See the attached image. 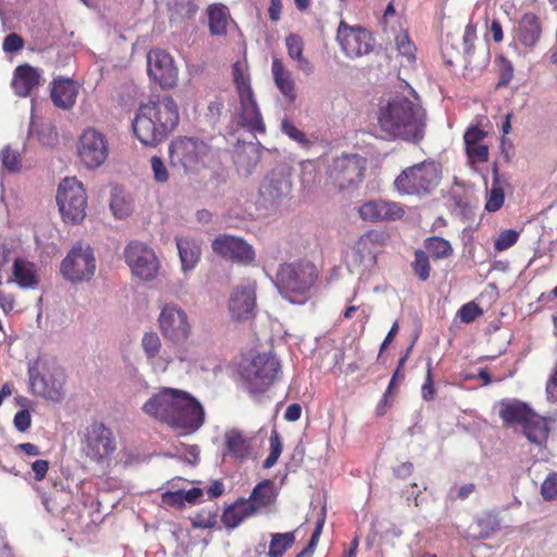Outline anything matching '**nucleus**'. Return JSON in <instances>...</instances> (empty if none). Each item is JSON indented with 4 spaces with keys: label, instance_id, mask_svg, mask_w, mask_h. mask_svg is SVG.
I'll use <instances>...</instances> for the list:
<instances>
[{
    "label": "nucleus",
    "instance_id": "1",
    "mask_svg": "<svg viewBox=\"0 0 557 557\" xmlns=\"http://www.w3.org/2000/svg\"><path fill=\"white\" fill-rule=\"evenodd\" d=\"M377 126L382 138L419 144L425 136L428 115L413 88L382 99L377 109Z\"/></svg>",
    "mask_w": 557,
    "mask_h": 557
},
{
    "label": "nucleus",
    "instance_id": "2",
    "mask_svg": "<svg viewBox=\"0 0 557 557\" xmlns=\"http://www.w3.org/2000/svg\"><path fill=\"white\" fill-rule=\"evenodd\" d=\"M145 414L186 432L197 431L205 421V410L189 393L162 387L141 407Z\"/></svg>",
    "mask_w": 557,
    "mask_h": 557
},
{
    "label": "nucleus",
    "instance_id": "3",
    "mask_svg": "<svg viewBox=\"0 0 557 557\" xmlns=\"http://www.w3.org/2000/svg\"><path fill=\"white\" fill-rule=\"evenodd\" d=\"M178 122V107L173 97L158 96L139 106L133 131L141 144L156 146L176 128Z\"/></svg>",
    "mask_w": 557,
    "mask_h": 557
},
{
    "label": "nucleus",
    "instance_id": "4",
    "mask_svg": "<svg viewBox=\"0 0 557 557\" xmlns=\"http://www.w3.org/2000/svg\"><path fill=\"white\" fill-rule=\"evenodd\" d=\"M440 163L425 160L403 170L394 181L395 190L400 195L423 197L430 195L440 184Z\"/></svg>",
    "mask_w": 557,
    "mask_h": 557
},
{
    "label": "nucleus",
    "instance_id": "5",
    "mask_svg": "<svg viewBox=\"0 0 557 557\" xmlns=\"http://www.w3.org/2000/svg\"><path fill=\"white\" fill-rule=\"evenodd\" d=\"M28 379L34 395L52 401H60L63 397L65 375L63 370L47 357H38L28 364Z\"/></svg>",
    "mask_w": 557,
    "mask_h": 557
},
{
    "label": "nucleus",
    "instance_id": "6",
    "mask_svg": "<svg viewBox=\"0 0 557 557\" xmlns=\"http://www.w3.org/2000/svg\"><path fill=\"white\" fill-rule=\"evenodd\" d=\"M117 448L113 431L101 422H94L81 433L82 454L90 461L104 463Z\"/></svg>",
    "mask_w": 557,
    "mask_h": 557
},
{
    "label": "nucleus",
    "instance_id": "7",
    "mask_svg": "<svg viewBox=\"0 0 557 557\" xmlns=\"http://www.w3.org/2000/svg\"><path fill=\"white\" fill-rule=\"evenodd\" d=\"M317 276V268L311 262L300 261L281 265L274 283L280 293L294 302L287 294L302 295L307 293L314 285Z\"/></svg>",
    "mask_w": 557,
    "mask_h": 557
},
{
    "label": "nucleus",
    "instance_id": "8",
    "mask_svg": "<svg viewBox=\"0 0 557 557\" xmlns=\"http://www.w3.org/2000/svg\"><path fill=\"white\" fill-rule=\"evenodd\" d=\"M57 202L64 222L78 224L85 219L87 196L76 177H65L59 184Z\"/></svg>",
    "mask_w": 557,
    "mask_h": 557
},
{
    "label": "nucleus",
    "instance_id": "9",
    "mask_svg": "<svg viewBox=\"0 0 557 557\" xmlns=\"http://www.w3.org/2000/svg\"><path fill=\"white\" fill-rule=\"evenodd\" d=\"M158 326L163 338L176 346L185 344L193 333L187 312L174 302L160 307Z\"/></svg>",
    "mask_w": 557,
    "mask_h": 557
},
{
    "label": "nucleus",
    "instance_id": "10",
    "mask_svg": "<svg viewBox=\"0 0 557 557\" xmlns=\"http://www.w3.org/2000/svg\"><path fill=\"white\" fill-rule=\"evenodd\" d=\"M281 370L271 350L258 352L246 368V388L251 395L264 393L276 380Z\"/></svg>",
    "mask_w": 557,
    "mask_h": 557
},
{
    "label": "nucleus",
    "instance_id": "11",
    "mask_svg": "<svg viewBox=\"0 0 557 557\" xmlns=\"http://www.w3.org/2000/svg\"><path fill=\"white\" fill-rule=\"evenodd\" d=\"M60 271L65 280L74 284L89 282L96 271L92 248L82 242L74 245L63 259Z\"/></svg>",
    "mask_w": 557,
    "mask_h": 557
},
{
    "label": "nucleus",
    "instance_id": "12",
    "mask_svg": "<svg viewBox=\"0 0 557 557\" xmlns=\"http://www.w3.org/2000/svg\"><path fill=\"white\" fill-rule=\"evenodd\" d=\"M366 161L358 154H342L333 158L327 165V181L343 190L359 184L363 178Z\"/></svg>",
    "mask_w": 557,
    "mask_h": 557
},
{
    "label": "nucleus",
    "instance_id": "13",
    "mask_svg": "<svg viewBox=\"0 0 557 557\" xmlns=\"http://www.w3.org/2000/svg\"><path fill=\"white\" fill-rule=\"evenodd\" d=\"M170 160L173 165L180 164L186 171L195 170L206 164L211 154L210 146L195 137H181L169 147Z\"/></svg>",
    "mask_w": 557,
    "mask_h": 557
},
{
    "label": "nucleus",
    "instance_id": "14",
    "mask_svg": "<svg viewBox=\"0 0 557 557\" xmlns=\"http://www.w3.org/2000/svg\"><path fill=\"white\" fill-rule=\"evenodd\" d=\"M124 258L132 273L143 281L153 280L159 272L160 263L153 249L143 242L128 243Z\"/></svg>",
    "mask_w": 557,
    "mask_h": 557
},
{
    "label": "nucleus",
    "instance_id": "15",
    "mask_svg": "<svg viewBox=\"0 0 557 557\" xmlns=\"http://www.w3.org/2000/svg\"><path fill=\"white\" fill-rule=\"evenodd\" d=\"M292 193V180L284 169L271 171L259 188V205L267 210H276Z\"/></svg>",
    "mask_w": 557,
    "mask_h": 557
},
{
    "label": "nucleus",
    "instance_id": "16",
    "mask_svg": "<svg viewBox=\"0 0 557 557\" xmlns=\"http://www.w3.org/2000/svg\"><path fill=\"white\" fill-rule=\"evenodd\" d=\"M382 235L379 232H368L359 237L346 256L349 272L361 274L375 263L377 244Z\"/></svg>",
    "mask_w": 557,
    "mask_h": 557
},
{
    "label": "nucleus",
    "instance_id": "17",
    "mask_svg": "<svg viewBox=\"0 0 557 557\" xmlns=\"http://www.w3.org/2000/svg\"><path fill=\"white\" fill-rule=\"evenodd\" d=\"M109 154L107 137L95 128H87L79 139L78 156L88 169H97L104 163Z\"/></svg>",
    "mask_w": 557,
    "mask_h": 557
},
{
    "label": "nucleus",
    "instance_id": "18",
    "mask_svg": "<svg viewBox=\"0 0 557 557\" xmlns=\"http://www.w3.org/2000/svg\"><path fill=\"white\" fill-rule=\"evenodd\" d=\"M336 38L348 58H360L373 49L371 34L359 26L350 27L341 22Z\"/></svg>",
    "mask_w": 557,
    "mask_h": 557
},
{
    "label": "nucleus",
    "instance_id": "19",
    "mask_svg": "<svg viewBox=\"0 0 557 557\" xmlns=\"http://www.w3.org/2000/svg\"><path fill=\"white\" fill-rule=\"evenodd\" d=\"M148 74L161 88L169 89L177 83V69L172 57L163 50H151L147 55Z\"/></svg>",
    "mask_w": 557,
    "mask_h": 557
},
{
    "label": "nucleus",
    "instance_id": "20",
    "mask_svg": "<svg viewBox=\"0 0 557 557\" xmlns=\"http://www.w3.org/2000/svg\"><path fill=\"white\" fill-rule=\"evenodd\" d=\"M234 81L238 91L239 111L234 121H232L225 129L224 138L228 149L233 152H242L244 143V75L240 69V62H236L233 66Z\"/></svg>",
    "mask_w": 557,
    "mask_h": 557
},
{
    "label": "nucleus",
    "instance_id": "21",
    "mask_svg": "<svg viewBox=\"0 0 557 557\" xmlns=\"http://www.w3.org/2000/svg\"><path fill=\"white\" fill-rule=\"evenodd\" d=\"M358 212L360 218L367 222L396 221L405 214V210L399 203L383 199L363 202Z\"/></svg>",
    "mask_w": 557,
    "mask_h": 557
},
{
    "label": "nucleus",
    "instance_id": "22",
    "mask_svg": "<svg viewBox=\"0 0 557 557\" xmlns=\"http://www.w3.org/2000/svg\"><path fill=\"white\" fill-rule=\"evenodd\" d=\"M277 492L271 480H263L252 490L249 498H246V517L265 512L275 502Z\"/></svg>",
    "mask_w": 557,
    "mask_h": 557
},
{
    "label": "nucleus",
    "instance_id": "23",
    "mask_svg": "<svg viewBox=\"0 0 557 557\" xmlns=\"http://www.w3.org/2000/svg\"><path fill=\"white\" fill-rule=\"evenodd\" d=\"M141 347L148 363L156 372H164L168 369L171 357L165 351H161V339L156 332H147L144 334Z\"/></svg>",
    "mask_w": 557,
    "mask_h": 557
},
{
    "label": "nucleus",
    "instance_id": "24",
    "mask_svg": "<svg viewBox=\"0 0 557 557\" xmlns=\"http://www.w3.org/2000/svg\"><path fill=\"white\" fill-rule=\"evenodd\" d=\"M542 36L540 18L532 12L524 13L515 28V39L528 49H533Z\"/></svg>",
    "mask_w": 557,
    "mask_h": 557
},
{
    "label": "nucleus",
    "instance_id": "25",
    "mask_svg": "<svg viewBox=\"0 0 557 557\" xmlns=\"http://www.w3.org/2000/svg\"><path fill=\"white\" fill-rule=\"evenodd\" d=\"M7 282L15 283L22 289H36L39 285L36 264L23 258H14L12 275Z\"/></svg>",
    "mask_w": 557,
    "mask_h": 557
},
{
    "label": "nucleus",
    "instance_id": "26",
    "mask_svg": "<svg viewBox=\"0 0 557 557\" xmlns=\"http://www.w3.org/2000/svg\"><path fill=\"white\" fill-rule=\"evenodd\" d=\"M211 248L214 253L232 262L244 260V239L237 236L223 234L212 240Z\"/></svg>",
    "mask_w": 557,
    "mask_h": 557
},
{
    "label": "nucleus",
    "instance_id": "27",
    "mask_svg": "<svg viewBox=\"0 0 557 557\" xmlns=\"http://www.w3.org/2000/svg\"><path fill=\"white\" fill-rule=\"evenodd\" d=\"M78 95V86L71 78H57L51 86V100L53 104L62 110L71 109Z\"/></svg>",
    "mask_w": 557,
    "mask_h": 557
},
{
    "label": "nucleus",
    "instance_id": "28",
    "mask_svg": "<svg viewBox=\"0 0 557 557\" xmlns=\"http://www.w3.org/2000/svg\"><path fill=\"white\" fill-rule=\"evenodd\" d=\"M41 74L38 69L28 64L20 65L14 72L12 87L20 97H27L40 85Z\"/></svg>",
    "mask_w": 557,
    "mask_h": 557
},
{
    "label": "nucleus",
    "instance_id": "29",
    "mask_svg": "<svg viewBox=\"0 0 557 557\" xmlns=\"http://www.w3.org/2000/svg\"><path fill=\"white\" fill-rule=\"evenodd\" d=\"M499 417L504 424L509 426L513 424H523L527 421L532 408L519 399H503L498 404Z\"/></svg>",
    "mask_w": 557,
    "mask_h": 557
},
{
    "label": "nucleus",
    "instance_id": "30",
    "mask_svg": "<svg viewBox=\"0 0 557 557\" xmlns=\"http://www.w3.org/2000/svg\"><path fill=\"white\" fill-rule=\"evenodd\" d=\"M175 240L183 272L191 271L200 260V246L196 240L187 237H176Z\"/></svg>",
    "mask_w": 557,
    "mask_h": 557
},
{
    "label": "nucleus",
    "instance_id": "31",
    "mask_svg": "<svg viewBox=\"0 0 557 557\" xmlns=\"http://www.w3.org/2000/svg\"><path fill=\"white\" fill-rule=\"evenodd\" d=\"M272 75L275 86L281 94L293 102L296 99L295 83L290 72L284 66L280 59H273L272 61Z\"/></svg>",
    "mask_w": 557,
    "mask_h": 557
},
{
    "label": "nucleus",
    "instance_id": "32",
    "mask_svg": "<svg viewBox=\"0 0 557 557\" xmlns=\"http://www.w3.org/2000/svg\"><path fill=\"white\" fill-rule=\"evenodd\" d=\"M246 323L249 320H258L259 326L256 325L258 331L255 332L257 345L255 348L261 346V342L265 338V334H262V329H265V324L268 321V315L265 313H260L256 310V286L255 284L246 285Z\"/></svg>",
    "mask_w": 557,
    "mask_h": 557
},
{
    "label": "nucleus",
    "instance_id": "33",
    "mask_svg": "<svg viewBox=\"0 0 557 557\" xmlns=\"http://www.w3.org/2000/svg\"><path fill=\"white\" fill-rule=\"evenodd\" d=\"M522 428L523 434L531 443L536 445L546 443L549 428L545 418L532 411L527 421L522 424Z\"/></svg>",
    "mask_w": 557,
    "mask_h": 557
},
{
    "label": "nucleus",
    "instance_id": "34",
    "mask_svg": "<svg viewBox=\"0 0 557 557\" xmlns=\"http://www.w3.org/2000/svg\"><path fill=\"white\" fill-rule=\"evenodd\" d=\"M246 128L257 133H264L265 126L252 97L251 89L246 85Z\"/></svg>",
    "mask_w": 557,
    "mask_h": 557
},
{
    "label": "nucleus",
    "instance_id": "35",
    "mask_svg": "<svg viewBox=\"0 0 557 557\" xmlns=\"http://www.w3.org/2000/svg\"><path fill=\"white\" fill-rule=\"evenodd\" d=\"M208 20L212 35H224L228 25L227 8L221 4L210 5L208 9Z\"/></svg>",
    "mask_w": 557,
    "mask_h": 557
},
{
    "label": "nucleus",
    "instance_id": "36",
    "mask_svg": "<svg viewBox=\"0 0 557 557\" xmlns=\"http://www.w3.org/2000/svg\"><path fill=\"white\" fill-rule=\"evenodd\" d=\"M295 532L272 533L269 546L270 557H282L295 543Z\"/></svg>",
    "mask_w": 557,
    "mask_h": 557
},
{
    "label": "nucleus",
    "instance_id": "37",
    "mask_svg": "<svg viewBox=\"0 0 557 557\" xmlns=\"http://www.w3.org/2000/svg\"><path fill=\"white\" fill-rule=\"evenodd\" d=\"M223 456H244V436L240 431L232 429L225 432Z\"/></svg>",
    "mask_w": 557,
    "mask_h": 557
},
{
    "label": "nucleus",
    "instance_id": "38",
    "mask_svg": "<svg viewBox=\"0 0 557 557\" xmlns=\"http://www.w3.org/2000/svg\"><path fill=\"white\" fill-rule=\"evenodd\" d=\"M424 248L434 259H445L453 255L450 243L438 236L428 237L424 240Z\"/></svg>",
    "mask_w": 557,
    "mask_h": 557
},
{
    "label": "nucleus",
    "instance_id": "39",
    "mask_svg": "<svg viewBox=\"0 0 557 557\" xmlns=\"http://www.w3.org/2000/svg\"><path fill=\"white\" fill-rule=\"evenodd\" d=\"M505 200V194L502 186V183L499 181V177L497 175V171L494 172V180L492 183V187L488 191L487 200L485 203V210L488 212H495L499 210Z\"/></svg>",
    "mask_w": 557,
    "mask_h": 557
},
{
    "label": "nucleus",
    "instance_id": "40",
    "mask_svg": "<svg viewBox=\"0 0 557 557\" xmlns=\"http://www.w3.org/2000/svg\"><path fill=\"white\" fill-rule=\"evenodd\" d=\"M244 520V498L239 497L230 505L222 515V522L228 529H234Z\"/></svg>",
    "mask_w": 557,
    "mask_h": 557
},
{
    "label": "nucleus",
    "instance_id": "41",
    "mask_svg": "<svg viewBox=\"0 0 557 557\" xmlns=\"http://www.w3.org/2000/svg\"><path fill=\"white\" fill-rule=\"evenodd\" d=\"M227 310L232 320L240 322L244 319V287L237 286L232 290Z\"/></svg>",
    "mask_w": 557,
    "mask_h": 557
},
{
    "label": "nucleus",
    "instance_id": "42",
    "mask_svg": "<svg viewBox=\"0 0 557 557\" xmlns=\"http://www.w3.org/2000/svg\"><path fill=\"white\" fill-rule=\"evenodd\" d=\"M411 265L419 280L424 282L430 277L431 264L429 256L424 250L417 249L414 251V260Z\"/></svg>",
    "mask_w": 557,
    "mask_h": 557
},
{
    "label": "nucleus",
    "instance_id": "43",
    "mask_svg": "<svg viewBox=\"0 0 557 557\" xmlns=\"http://www.w3.org/2000/svg\"><path fill=\"white\" fill-rule=\"evenodd\" d=\"M324 523H325V510L322 509L320 512V517L315 523L314 531L311 534L309 543L299 554L296 555V557H312V554L319 543Z\"/></svg>",
    "mask_w": 557,
    "mask_h": 557
},
{
    "label": "nucleus",
    "instance_id": "44",
    "mask_svg": "<svg viewBox=\"0 0 557 557\" xmlns=\"http://www.w3.org/2000/svg\"><path fill=\"white\" fill-rule=\"evenodd\" d=\"M281 131L301 147H308L311 144L307 135L289 120L282 121Z\"/></svg>",
    "mask_w": 557,
    "mask_h": 557
},
{
    "label": "nucleus",
    "instance_id": "45",
    "mask_svg": "<svg viewBox=\"0 0 557 557\" xmlns=\"http://www.w3.org/2000/svg\"><path fill=\"white\" fill-rule=\"evenodd\" d=\"M282 448L283 445L281 436L277 431H273L270 436V454L263 462V468L270 469L277 462V459L282 454Z\"/></svg>",
    "mask_w": 557,
    "mask_h": 557
},
{
    "label": "nucleus",
    "instance_id": "46",
    "mask_svg": "<svg viewBox=\"0 0 557 557\" xmlns=\"http://www.w3.org/2000/svg\"><path fill=\"white\" fill-rule=\"evenodd\" d=\"M0 160L3 168L10 172H17L21 169V154L9 146L1 150Z\"/></svg>",
    "mask_w": 557,
    "mask_h": 557
},
{
    "label": "nucleus",
    "instance_id": "47",
    "mask_svg": "<svg viewBox=\"0 0 557 557\" xmlns=\"http://www.w3.org/2000/svg\"><path fill=\"white\" fill-rule=\"evenodd\" d=\"M395 45L399 54L405 57L409 63H412L414 61L416 48L406 33H400L395 37Z\"/></svg>",
    "mask_w": 557,
    "mask_h": 557
},
{
    "label": "nucleus",
    "instance_id": "48",
    "mask_svg": "<svg viewBox=\"0 0 557 557\" xmlns=\"http://www.w3.org/2000/svg\"><path fill=\"white\" fill-rule=\"evenodd\" d=\"M301 173L300 182L304 188H311L317 182V165L315 162L307 160L300 163Z\"/></svg>",
    "mask_w": 557,
    "mask_h": 557
},
{
    "label": "nucleus",
    "instance_id": "49",
    "mask_svg": "<svg viewBox=\"0 0 557 557\" xmlns=\"http://www.w3.org/2000/svg\"><path fill=\"white\" fill-rule=\"evenodd\" d=\"M541 495L546 502L557 499V472L547 474L541 485Z\"/></svg>",
    "mask_w": 557,
    "mask_h": 557
},
{
    "label": "nucleus",
    "instance_id": "50",
    "mask_svg": "<svg viewBox=\"0 0 557 557\" xmlns=\"http://www.w3.org/2000/svg\"><path fill=\"white\" fill-rule=\"evenodd\" d=\"M519 233L517 231L505 230L498 235L497 239L495 240V249L497 251L506 250L513 246L517 243Z\"/></svg>",
    "mask_w": 557,
    "mask_h": 557
},
{
    "label": "nucleus",
    "instance_id": "51",
    "mask_svg": "<svg viewBox=\"0 0 557 557\" xmlns=\"http://www.w3.org/2000/svg\"><path fill=\"white\" fill-rule=\"evenodd\" d=\"M285 44L290 59L297 60L304 55V42L300 36L289 34L285 39Z\"/></svg>",
    "mask_w": 557,
    "mask_h": 557
},
{
    "label": "nucleus",
    "instance_id": "52",
    "mask_svg": "<svg viewBox=\"0 0 557 557\" xmlns=\"http://www.w3.org/2000/svg\"><path fill=\"white\" fill-rule=\"evenodd\" d=\"M483 313L482 309L473 301L463 305L457 315L463 323L473 322L478 317Z\"/></svg>",
    "mask_w": 557,
    "mask_h": 557
},
{
    "label": "nucleus",
    "instance_id": "53",
    "mask_svg": "<svg viewBox=\"0 0 557 557\" xmlns=\"http://www.w3.org/2000/svg\"><path fill=\"white\" fill-rule=\"evenodd\" d=\"M194 528L210 529L216 524V513L213 511H202L191 518Z\"/></svg>",
    "mask_w": 557,
    "mask_h": 557
},
{
    "label": "nucleus",
    "instance_id": "54",
    "mask_svg": "<svg viewBox=\"0 0 557 557\" xmlns=\"http://www.w3.org/2000/svg\"><path fill=\"white\" fill-rule=\"evenodd\" d=\"M175 449L180 458L184 459L186 462L191 465L197 462L200 453L197 445L181 444L180 446H176Z\"/></svg>",
    "mask_w": 557,
    "mask_h": 557
},
{
    "label": "nucleus",
    "instance_id": "55",
    "mask_svg": "<svg viewBox=\"0 0 557 557\" xmlns=\"http://www.w3.org/2000/svg\"><path fill=\"white\" fill-rule=\"evenodd\" d=\"M499 82L498 86L508 85L513 77V65L511 61L508 59L500 57L499 58Z\"/></svg>",
    "mask_w": 557,
    "mask_h": 557
},
{
    "label": "nucleus",
    "instance_id": "56",
    "mask_svg": "<svg viewBox=\"0 0 557 557\" xmlns=\"http://www.w3.org/2000/svg\"><path fill=\"white\" fill-rule=\"evenodd\" d=\"M150 162L154 180L158 183H165L169 180V173L162 159L153 156Z\"/></svg>",
    "mask_w": 557,
    "mask_h": 557
},
{
    "label": "nucleus",
    "instance_id": "57",
    "mask_svg": "<svg viewBox=\"0 0 557 557\" xmlns=\"http://www.w3.org/2000/svg\"><path fill=\"white\" fill-rule=\"evenodd\" d=\"M161 502L165 506L182 509L184 507L181 490L166 491L161 495Z\"/></svg>",
    "mask_w": 557,
    "mask_h": 557
},
{
    "label": "nucleus",
    "instance_id": "58",
    "mask_svg": "<svg viewBox=\"0 0 557 557\" xmlns=\"http://www.w3.org/2000/svg\"><path fill=\"white\" fill-rule=\"evenodd\" d=\"M467 154L473 162H485L488 159V148L485 145L479 144L466 148Z\"/></svg>",
    "mask_w": 557,
    "mask_h": 557
},
{
    "label": "nucleus",
    "instance_id": "59",
    "mask_svg": "<svg viewBox=\"0 0 557 557\" xmlns=\"http://www.w3.org/2000/svg\"><path fill=\"white\" fill-rule=\"evenodd\" d=\"M15 429L20 432H26L32 424V417L27 409L17 411L13 419Z\"/></svg>",
    "mask_w": 557,
    "mask_h": 557
},
{
    "label": "nucleus",
    "instance_id": "60",
    "mask_svg": "<svg viewBox=\"0 0 557 557\" xmlns=\"http://www.w3.org/2000/svg\"><path fill=\"white\" fill-rule=\"evenodd\" d=\"M176 12L183 16H191L197 11L196 0H172Z\"/></svg>",
    "mask_w": 557,
    "mask_h": 557
},
{
    "label": "nucleus",
    "instance_id": "61",
    "mask_svg": "<svg viewBox=\"0 0 557 557\" xmlns=\"http://www.w3.org/2000/svg\"><path fill=\"white\" fill-rule=\"evenodd\" d=\"M24 41L22 37L15 33L5 36L2 48L5 52H16L23 48Z\"/></svg>",
    "mask_w": 557,
    "mask_h": 557
},
{
    "label": "nucleus",
    "instance_id": "62",
    "mask_svg": "<svg viewBox=\"0 0 557 557\" xmlns=\"http://www.w3.org/2000/svg\"><path fill=\"white\" fill-rule=\"evenodd\" d=\"M110 208L116 219H124L128 215L129 209L124 200L119 196H113L110 202Z\"/></svg>",
    "mask_w": 557,
    "mask_h": 557
},
{
    "label": "nucleus",
    "instance_id": "63",
    "mask_svg": "<svg viewBox=\"0 0 557 557\" xmlns=\"http://www.w3.org/2000/svg\"><path fill=\"white\" fill-rule=\"evenodd\" d=\"M484 136L485 133L476 126L468 128L463 136L466 148L481 144Z\"/></svg>",
    "mask_w": 557,
    "mask_h": 557
},
{
    "label": "nucleus",
    "instance_id": "64",
    "mask_svg": "<svg viewBox=\"0 0 557 557\" xmlns=\"http://www.w3.org/2000/svg\"><path fill=\"white\" fill-rule=\"evenodd\" d=\"M183 503L184 506L187 505H195L199 502V499L202 497L203 492L199 487H193L190 490H181Z\"/></svg>",
    "mask_w": 557,
    "mask_h": 557
}]
</instances>
